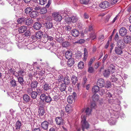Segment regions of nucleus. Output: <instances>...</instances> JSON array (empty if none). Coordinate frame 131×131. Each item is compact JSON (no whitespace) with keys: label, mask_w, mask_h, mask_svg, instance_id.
Segmentation results:
<instances>
[{"label":"nucleus","mask_w":131,"mask_h":131,"mask_svg":"<svg viewBox=\"0 0 131 131\" xmlns=\"http://www.w3.org/2000/svg\"><path fill=\"white\" fill-rule=\"evenodd\" d=\"M10 41L9 39L5 35L4 38H0V48H2L5 46V43H9Z\"/></svg>","instance_id":"f257e3e1"},{"label":"nucleus","mask_w":131,"mask_h":131,"mask_svg":"<svg viewBox=\"0 0 131 131\" xmlns=\"http://www.w3.org/2000/svg\"><path fill=\"white\" fill-rule=\"evenodd\" d=\"M81 118L82 119V129L83 131H84V129H87L89 128V125L86 121L85 117L83 114L81 115Z\"/></svg>","instance_id":"f03ea898"},{"label":"nucleus","mask_w":131,"mask_h":131,"mask_svg":"<svg viewBox=\"0 0 131 131\" xmlns=\"http://www.w3.org/2000/svg\"><path fill=\"white\" fill-rule=\"evenodd\" d=\"M40 99L43 102L45 101L47 103H49L51 101L52 99L49 95H46L43 93L41 94L40 96Z\"/></svg>","instance_id":"7ed1b4c3"},{"label":"nucleus","mask_w":131,"mask_h":131,"mask_svg":"<svg viewBox=\"0 0 131 131\" xmlns=\"http://www.w3.org/2000/svg\"><path fill=\"white\" fill-rule=\"evenodd\" d=\"M59 12L54 13L53 14L54 19L56 21H60L62 19V17Z\"/></svg>","instance_id":"20e7f679"},{"label":"nucleus","mask_w":131,"mask_h":131,"mask_svg":"<svg viewBox=\"0 0 131 131\" xmlns=\"http://www.w3.org/2000/svg\"><path fill=\"white\" fill-rule=\"evenodd\" d=\"M67 18L66 20L68 23L71 22L73 23H75L77 21L78 19L77 17L76 16H74L70 17H67Z\"/></svg>","instance_id":"39448f33"},{"label":"nucleus","mask_w":131,"mask_h":131,"mask_svg":"<svg viewBox=\"0 0 131 131\" xmlns=\"http://www.w3.org/2000/svg\"><path fill=\"white\" fill-rule=\"evenodd\" d=\"M7 32L6 29L1 27L0 29V38H4L5 35L7 34Z\"/></svg>","instance_id":"423d86ee"},{"label":"nucleus","mask_w":131,"mask_h":131,"mask_svg":"<svg viewBox=\"0 0 131 131\" xmlns=\"http://www.w3.org/2000/svg\"><path fill=\"white\" fill-rule=\"evenodd\" d=\"M43 90L45 91H47L51 89V84L50 83L45 82L42 85Z\"/></svg>","instance_id":"0eeeda50"},{"label":"nucleus","mask_w":131,"mask_h":131,"mask_svg":"<svg viewBox=\"0 0 131 131\" xmlns=\"http://www.w3.org/2000/svg\"><path fill=\"white\" fill-rule=\"evenodd\" d=\"M110 6V4L107 1L102 2L100 5V7L102 8L105 9L108 8Z\"/></svg>","instance_id":"6e6552de"},{"label":"nucleus","mask_w":131,"mask_h":131,"mask_svg":"<svg viewBox=\"0 0 131 131\" xmlns=\"http://www.w3.org/2000/svg\"><path fill=\"white\" fill-rule=\"evenodd\" d=\"M123 48L120 47H115V53L118 55H121L123 53Z\"/></svg>","instance_id":"1a4fd4ad"},{"label":"nucleus","mask_w":131,"mask_h":131,"mask_svg":"<svg viewBox=\"0 0 131 131\" xmlns=\"http://www.w3.org/2000/svg\"><path fill=\"white\" fill-rule=\"evenodd\" d=\"M127 33L126 29L124 27H122L120 28L119 31L120 35L122 36H124Z\"/></svg>","instance_id":"9d476101"},{"label":"nucleus","mask_w":131,"mask_h":131,"mask_svg":"<svg viewBox=\"0 0 131 131\" xmlns=\"http://www.w3.org/2000/svg\"><path fill=\"white\" fill-rule=\"evenodd\" d=\"M23 102L26 103L29 102L30 100L29 96L27 94L24 95L23 96Z\"/></svg>","instance_id":"9b49d317"},{"label":"nucleus","mask_w":131,"mask_h":131,"mask_svg":"<svg viewBox=\"0 0 131 131\" xmlns=\"http://www.w3.org/2000/svg\"><path fill=\"white\" fill-rule=\"evenodd\" d=\"M105 84V81L102 79L101 78L99 79L97 81V84L98 86H99L100 87H102L104 86Z\"/></svg>","instance_id":"f8f14e48"},{"label":"nucleus","mask_w":131,"mask_h":131,"mask_svg":"<svg viewBox=\"0 0 131 131\" xmlns=\"http://www.w3.org/2000/svg\"><path fill=\"white\" fill-rule=\"evenodd\" d=\"M124 42L126 43H129L131 42V36H125L123 38Z\"/></svg>","instance_id":"ddd939ff"},{"label":"nucleus","mask_w":131,"mask_h":131,"mask_svg":"<svg viewBox=\"0 0 131 131\" xmlns=\"http://www.w3.org/2000/svg\"><path fill=\"white\" fill-rule=\"evenodd\" d=\"M91 110L89 107L84 108L83 109L82 112V113H85L87 115H89L91 114Z\"/></svg>","instance_id":"4468645a"},{"label":"nucleus","mask_w":131,"mask_h":131,"mask_svg":"<svg viewBox=\"0 0 131 131\" xmlns=\"http://www.w3.org/2000/svg\"><path fill=\"white\" fill-rule=\"evenodd\" d=\"M117 45L118 47L124 48L125 47V44L122 40H120L117 42Z\"/></svg>","instance_id":"2eb2a0df"},{"label":"nucleus","mask_w":131,"mask_h":131,"mask_svg":"<svg viewBox=\"0 0 131 131\" xmlns=\"http://www.w3.org/2000/svg\"><path fill=\"white\" fill-rule=\"evenodd\" d=\"M56 121L57 125H61L63 122V120L62 118L58 117L56 118Z\"/></svg>","instance_id":"dca6fc26"},{"label":"nucleus","mask_w":131,"mask_h":131,"mask_svg":"<svg viewBox=\"0 0 131 131\" xmlns=\"http://www.w3.org/2000/svg\"><path fill=\"white\" fill-rule=\"evenodd\" d=\"M41 125L43 129L44 130H46L48 128V123L47 121H44L41 123Z\"/></svg>","instance_id":"f3484780"},{"label":"nucleus","mask_w":131,"mask_h":131,"mask_svg":"<svg viewBox=\"0 0 131 131\" xmlns=\"http://www.w3.org/2000/svg\"><path fill=\"white\" fill-rule=\"evenodd\" d=\"M71 33L72 36L75 37H78L80 34L79 31L76 29H74L72 30Z\"/></svg>","instance_id":"a211bd4d"},{"label":"nucleus","mask_w":131,"mask_h":131,"mask_svg":"<svg viewBox=\"0 0 131 131\" xmlns=\"http://www.w3.org/2000/svg\"><path fill=\"white\" fill-rule=\"evenodd\" d=\"M41 27V24L38 22H36L33 25L34 28L36 30L39 29Z\"/></svg>","instance_id":"6ab92c4d"},{"label":"nucleus","mask_w":131,"mask_h":131,"mask_svg":"<svg viewBox=\"0 0 131 131\" xmlns=\"http://www.w3.org/2000/svg\"><path fill=\"white\" fill-rule=\"evenodd\" d=\"M72 56V53L71 51H68L65 53V57L67 59H71Z\"/></svg>","instance_id":"aec40b11"},{"label":"nucleus","mask_w":131,"mask_h":131,"mask_svg":"<svg viewBox=\"0 0 131 131\" xmlns=\"http://www.w3.org/2000/svg\"><path fill=\"white\" fill-rule=\"evenodd\" d=\"M21 126V122L18 120L16 123L15 126V129L16 130H18L20 129Z\"/></svg>","instance_id":"412c9836"},{"label":"nucleus","mask_w":131,"mask_h":131,"mask_svg":"<svg viewBox=\"0 0 131 131\" xmlns=\"http://www.w3.org/2000/svg\"><path fill=\"white\" fill-rule=\"evenodd\" d=\"M72 28L69 26H66L64 28V31L66 34H69L70 33Z\"/></svg>","instance_id":"4be33fe9"},{"label":"nucleus","mask_w":131,"mask_h":131,"mask_svg":"<svg viewBox=\"0 0 131 131\" xmlns=\"http://www.w3.org/2000/svg\"><path fill=\"white\" fill-rule=\"evenodd\" d=\"M108 70L111 73H113L115 71V67L113 64H111L108 67Z\"/></svg>","instance_id":"5701e85b"},{"label":"nucleus","mask_w":131,"mask_h":131,"mask_svg":"<svg viewBox=\"0 0 131 131\" xmlns=\"http://www.w3.org/2000/svg\"><path fill=\"white\" fill-rule=\"evenodd\" d=\"M68 59L67 62V65L68 67H71L74 63V60L72 58Z\"/></svg>","instance_id":"b1692460"},{"label":"nucleus","mask_w":131,"mask_h":131,"mask_svg":"<svg viewBox=\"0 0 131 131\" xmlns=\"http://www.w3.org/2000/svg\"><path fill=\"white\" fill-rule=\"evenodd\" d=\"M65 110L66 112L69 113L72 110V108L71 105H67L65 107Z\"/></svg>","instance_id":"393cba45"},{"label":"nucleus","mask_w":131,"mask_h":131,"mask_svg":"<svg viewBox=\"0 0 131 131\" xmlns=\"http://www.w3.org/2000/svg\"><path fill=\"white\" fill-rule=\"evenodd\" d=\"M27 29V27L25 26H22L19 27L18 31L20 33H23L25 32Z\"/></svg>","instance_id":"a878e982"},{"label":"nucleus","mask_w":131,"mask_h":131,"mask_svg":"<svg viewBox=\"0 0 131 131\" xmlns=\"http://www.w3.org/2000/svg\"><path fill=\"white\" fill-rule=\"evenodd\" d=\"M25 49H31L35 48V46L32 44H29L24 46Z\"/></svg>","instance_id":"bb28decb"},{"label":"nucleus","mask_w":131,"mask_h":131,"mask_svg":"<svg viewBox=\"0 0 131 131\" xmlns=\"http://www.w3.org/2000/svg\"><path fill=\"white\" fill-rule=\"evenodd\" d=\"M43 34V33L41 31L37 32L35 34V37L36 38L41 39Z\"/></svg>","instance_id":"cd10ccee"},{"label":"nucleus","mask_w":131,"mask_h":131,"mask_svg":"<svg viewBox=\"0 0 131 131\" xmlns=\"http://www.w3.org/2000/svg\"><path fill=\"white\" fill-rule=\"evenodd\" d=\"M45 26L46 28L50 29L52 27L53 25L52 22L50 21H48L46 23Z\"/></svg>","instance_id":"c85d7f7f"},{"label":"nucleus","mask_w":131,"mask_h":131,"mask_svg":"<svg viewBox=\"0 0 131 131\" xmlns=\"http://www.w3.org/2000/svg\"><path fill=\"white\" fill-rule=\"evenodd\" d=\"M71 80L72 84L73 85H75L78 81L77 77L74 75H73L71 78Z\"/></svg>","instance_id":"c756f323"},{"label":"nucleus","mask_w":131,"mask_h":131,"mask_svg":"<svg viewBox=\"0 0 131 131\" xmlns=\"http://www.w3.org/2000/svg\"><path fill=\"white\" fill-rule=\"evenodd\" d=\"M38 84V82L36 81L32 82L31 83L30 86L31 88L35 89V88H37Z\"/></svg>","instance_id":"7c9ffc66"},{"label":"nucleus","mask_w":131,"mask_h":131,"mask_svg":"<svg viewBox=\"0 0 131 131\" xmlns=\"http://www.w3.org/2000/svg\"><path fill=\"white\" fill-rule=\"evenodd\" d=\"M60 83V90L61 91H65L66 88V84L63 82V83Z\"/></svg>","instance_id":"2f4dec72"},{"label":"nucleus","mask_w":131,"mask_h":131,"mask_svg":"<svg viewBox=\"0 0 131 131\" xmlns=\"http://www.w3.org/2000/svg\"><path fill=\"white\" fill-rule=\"evenodd\" d=\"M38 13L36 11H33L30 14V17L32 18H36L37 16Z\"/></svg>","instance_id":"473e14b6"},{"label":"nucleus","mask_w":131,"mask_h":131,"mask_svg":"<svg viewBox=\"0 0 131 131\" xmlns=\"http://www.w3.org/2000/svg\"><path fill=\"white\" fill-rule=\"evenodd\" d=\"M38 112L39 115L42 116L45 113L44 108L42 107H40L39 109Z\"/></svg>","instance_id":"72a5a7b5"},{"label":"nucleus","mask_w":131,"mask_h":131,"mask_svg":"<svg viewBox=\"0 0 131 131\" xmlns=\"http://www.w3.org/2000/svg\"><path fill=\"white\" fill-rule=\"evenodd\" d=\"M74 101V99L73 96H69L68 97L67 101L69 103L72 104Z\"/></svg>","instance_id":"f704fd0d"},{"label":"nucleus","mask_w":131,"mask_h":131,"mask_svg":"<svg viewBox=\"0 0 131 131\" xmlns=\"http://www.w3.org/2000/svg\"><path fill=\"white\" fill-rule=\"evenodd\" d=\"M18 81L19 83L21 85L23 86L24 84V82L23 78L19 77L18 78Z\"/></svg>","instance_id":"c9c22d12"},{"label":"nucleus","mask_w":131,"mask_h":131,"mask_svg":"<svg viewBox=\"0 0 131 131\" xmlns=\"http://www.w3.org/2000/svg\"><path fill=\"white\" fill-rule=\"evenodd\" d=\"M104 76L106 77H108L111 73L108 69L105 70L103 73Z\"/></svg>","instance_id":"e433bc0d"},{"label":"nucleus","mask_w":131,"mask_h":131,"mask_svg":"<svg viewBox=\"0 0 131 131\" xmlns=\"http://www.w3.org/2000/svg\"><path fill=\"white\" fill-rule=\"evenodd\" d=\"M26 24L28 25H30L33 23L32 20L30 18L26 19Z\"/></svg>","instance_id":"4c0bfd02"},{"label":"nucleus","mask_w":131,"mask_h":131,"mask_svg":"<svg viewBox=\"0 0 131 131\" xmlns=\"http://www.w3.org/2000/svg\"><path fill=\"white\" fill-rule=\"evenodd\" d=\"M90 38L93 40L96 38V35L94 32H92L90 34Z\"/></svg>","instance_id":"58836bf2"},{"label":"nucleus","mask_w":131,"mask_h":131,"mask_svg":"<svg viewBox=\"0 0 131 131\" xmlns=\"http://www.w3.org/2000/svg\"><path fill=\"white\" fill-rule=\"evenodd\" d=\"M92 90L94 93L97 92L99 91V88L98 85H95L93 87Z\"/></svg>","instance_id":"ea45409f"},{"label":"nucleus","mask_w":131,"mask_h":131,"mask_svg":"<svg viewBox=\"0 0 131 131\" xmlns=\"http://www.w3.org/2000/svg\"><path fill=\"white\" fill-rule=\"evenodd\" d=\"M10 83L13 87H15L17 85L16 81L13 79L10 80Z\"/></svg>","instance_id":"a19ab883"},{"label":"nucleus","mask_w":131,"mask_h":131,"mask_svg":"<svg viewBox=\"0 0 131 131\" xmlns=\"http://www.w3.org/2000/svg\"><path fill=\"white\" fill-rule=\"evenodd\" d=\"M26 19L25 18H20L17 19V21L19 24H21L23 23L26 20Z\"/></svg>","instance_id":"79ce46f5"},{"label":"nucleus","mask_w":131,"mask_h":131,"mask_svg":"<svg viewBox=\"0 0 131 131\" xmlns=\"http://www.w3.org/2000/svg\"><path fill=\"white\" fill-rule=\"evenodd\" d=\"M32 10V8L30 7H28L26 8L25 12L26 14H29Z\"/></svg>","instance_id":"37998d69"},{"label":"nucleus","mask_w":131,"mask_h":131,"mask_svg":"<svg viewBox=\"0 0 131 131\" xmlns=\"http://www.w3.org/2000/svg\"><path fill=\"white\" fill-rule=\"evenodd\" d=\"M31 95V97L33 99H35L37 96V93L36 91H33Z\"/></svg>","instance_id":"c03bdc74"},{"label":"nucleus","mask_w":131,"mask_h":131,"mask_svg":"<svg viewBox=\"0 0 131 131\" xmlns=\"http://www.w3.org/2000/svg\"><path fill=\"white\" fill-rule=\"evenodd\" d=\"M40 11L41 14H43L47 12V9L46 7H43L40 8Z\"/></svg>","instance_id":"a18cd8bd"},{"label":"nucleus","mask_w":131,"mask_h":131,"mask_svg":"<svg viewBox=\"0 0 131 131\" xmlns=\"http://www.w3.org/2000/svg\"><path fill=\"white\" fill-rule=\"evenodd\" d=\"M24 70L21 69L20 70L18 71V72L17 73V74L15 75L16 76L18 77V76L23 75V74L24 73Z\"/></svg>","instance_id":"49530a36"},{"label":"nucleus","mask_w":131,"mask_h":131,"mask_svg":"<svg viewBox=\"0 0 131 131\" xmlns=\"http://www.w3.org/2000/svg\"><path fill=\"white\" fill-rule=\"evenodd\" d=\"M65 84L67 85L70 83L69 78V77H66L64 79L63 82Z\"/></svg>","instance_id":"de8ad7c7"},{"label":"nucleus","mask_w":131,"mask_h":131,"mask_svg":"<svg viewBox=\"0 0 131 131\" xmlns=\"http://www.w3.org/2000/svg\"><path fill=\"white\" fill-rule=\"evenodd\" d=\"M33 89L31 88H28L27 90V93L29 95H30L33 91Z\"/></svg>","instance_id":"09e8293b"},{"label":"nucleus","mask_w":131,"mask_h":131,"mask_svg":"<svg viewBox=\"0 0 131 131\" xmlns=\"http://www.w3.org/2000/svg\"><path fill=\"white\" fill-rule=\"evenodd\" d=\"M78 67L80 69H82L84 67V63L83 62L81 61L78 64Z\"/></svg>","instance_id":"8fccbe9b"},{"label":"nucleus","mask_w":131,"mask_h":131,"mask_svg":"<svg viewBox=\"0 0 131 131\" xmlns=\"http://www.w3.org/2000/svg\"><path fill=\"white\" fill-rule=\"evenodd\" d=\"M84 54L83 56L84 58H83V60H85V61L86 60V59L87 57L88 56V52L87 51V50L86 49H84Z\"/></svg>","instance_id":"3c124183"},{"label":"nucleus","mask_w":131,"mask_h":131,"mask_svg":"<svg viewBox=\"0 0 131 131\" xmlns=\"http://www.w3.org/2000/svg\"><path fill=\"white\" fill-rule=\"evenodd\" d=\"M111 86V84L110 82L107 81L106 82L105 87L107 88H110Z\"/></svg>","instance_id":"603ef678"},{"label":"nucleus","mask_w":131,"mask_h":131,"mask_svg":"<svg viewBox=\"0 0 131 131\" xmlns=\"http://www.w3.org/2000/svg\"><path fill=\"white\" fill-rule=\"evenodd\" d=\"M93 97V100L95 101H97L99 98V95L96 94L94 95Z\"/></svg>","instance_id":"864d4df0"},{"label":"nucleus","mask_w":131,"mask_h":131,"mask_svg":"<svg viewBox=\"0 0 131 131\" xmlns=\"http://www.w3.org/2000/svg\"><path fill=\"white\" fill-rule=\"evenodd\" d=\"M113 119H112L111 118L110 120V123L111 125H113L115 124L116 122V119H115V118H113Z\"/></svg>","instance_id":"5fc2aeb1"},{"label":"nucleus","mask_w":131,"mask_h":131,"mask_svg":"<svg viewBox=\"0 0 131 131\" xmlns=\"http://www.w3.org/2000/svg\"><path fill=\"white\" fill-rule=\"evenodd\" d=\"M89 0H80V3L82 4H87Z\"/></svg>","instance_id":"6e6d98bb"},{"label":"nucleus","mask_w":131,"mask_h":131,"mask_svg":"<svg viewBox=\"0 0 131 131\" xmlns=\"http://www.w3.org/2000/svg\"><path fill=\"white\" fill-rule=\"evenodd\" d=\"M106 91V90L102 89L101 91L99 92V94L101 95H102L104 94L105 91Z\"/></svg>","instance_id":"4d7b16f0"},{"label":"nucleus","mask_w":131,"mask_h":131,"mask_svg":"<svg viewBox=\"0 0 131 131\" xmlns=\"http://www.w3.org/2000/svg\"><path fill=\"white\" fill-rule=\"evenodd\" d=\"M117 80V79L115 77V75H112L111 78L112 81L115 82Z\"/></svg>","instance_id":"13d9d810"},{"label":"nucleus","mask_w":131,"mask_h":131,"mask_svg":"<svg viewBox=\"0 0 131 131\" xmlns=\"http://www.w3.org/2000/svg\"><path fill=\"white\" fill-rule=\"evenodd\" d=\"M69 45V43L68 42L65 41L62 42V46L64 47H67Z\"/></svg>","instance_id":"bf43d9fd"},{"label":"nucleus","mask_w":131,"mask_h":131,"mask_svg":"<svg viewBox=\"0 0 131 131\" xmlns=\"http://www.w3.org/2000/svg\"><path fill=\"white\" fill-rule=\"evenodd\" d=\"M46 2V0H39V3L41 5H44Z\"/></svg>","instance_id":"052dcab7"},{"label":"nucleus","mask_w":131,"mask_h":131,"mask_svg":"<svg viewBox=\"0 0 131 131\" xmlns=\"http://www.w3.org/2000/svg\"><path fill=\"white\" fill-rule=\"evenodd\" d=\"M91 108H95L96 107V105L95 102L92 103L91 105Z\"/></svg>","instance_id":"680f3d73"},{"label":"nucleus","mask_w":131,"mask_h":131,"mask_svg":"<svg viewBox=\"0 0 131 131\" xmlns=\"http://www.w3.org/2000/svg\"><path fill=\"white\" fill-rule=\"evenodd\" d=\"M95 60V58L94 57L91 58L88 64L89 66H90L92 63V62L94 61Z\"/></svg>","instance_id":"e2e57ef3"},{"label":"nucleus","mask_w":131,"mask_h":131,"mask_svg":"<svg viewBox=\"0 0 131 131\" xmlns=\"http://www.w3.org/2000/svg\"><path fill=\"white\" fill-rule=\"evenodd\" d=\"M63 38L61 37H60L59 38H57L56 39L57 41L59 42V43L62 42L63 41Z\"/></svg>","instance_id":"0e129e2a"},{"label":"nucleus","mask_w":131,"mask_h":131,"mask_svg":"<svg viewBox=\"0 0 131 131\" xmlns=\"http://www.w3.org/2000/svg\"><path fill=\"white\" fill-rule=\"evenodd\" d=\"M108 57V55L107 54H106L105 56H104V57L103 58L102 60V62L103 63H104L105 60Z\"/></svg>","instance_id":"69168bd1"},{"label":"nucleus","mask_w":131,"mask_h":131,"mask_svg":"<svg viewBox=\"0 0 131 131\" xmlns=\"http://www.w3.org/2000/svg\"><path fill=\"white\" fill-rule=\"evenodd\" d=\"M19 9V5H16L14 6V10L15 11H17Z\"/></svg>","instance_id":"338daca9"},{"label":"nucleus","mask_w":131,"mask_h":131,"mask_svg":"<svg viewBox=\"0 0 131 131\" xmlns=\"http://www.w3.org/2000/svg\"><path fill=\"white\" fill-rule=\"evenodd\" d=\"M93 71V68L92 67H90L88 70V71L89 73H92Z\"/></svg>","instance_id":"774afa93"}]
</instances>
